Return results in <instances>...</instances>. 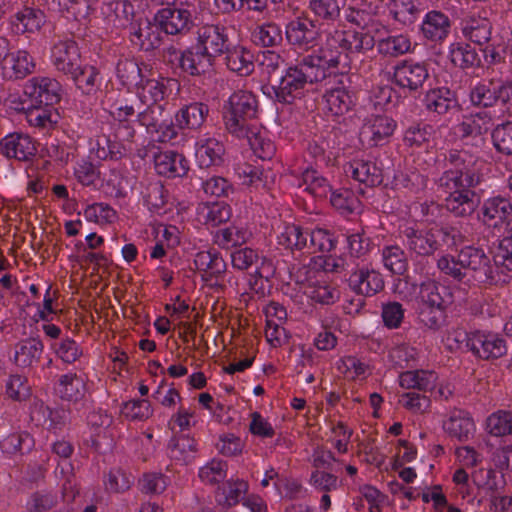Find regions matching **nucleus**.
I'll return each instance as SVG.
<instances>
[{"mask_svg":"<svg viewBox=\"0 0 512 512\" xmlns=\"http://www.w3.org/2000/svg\"><path fill=\"white\" fill-rule=\"evenodd\" d=\"M445 170L435 181L444 195V208L455 217H468L479 206L480 199L473 190L488 171V163L478 151L451 149L445 155Z\"/></svg>","mask_w":512,"mask_h":512,"instance_id":"1","label":"nucleus"},{"mask_svg":"<svg viewBox=\"0 0 512 512\" xmlns=\"http://www.w3.org/2000/svg\"><path fill=\"white\" fill-rule=\"evenodd\" d=\"M511 213V201L500 196L487 199L482 206L484 224L493 227L503 237L493 258L501 269H509L512 264Z\"/></svg>","mask_w":512,"mask_h":512,"instance_id":"2","label":"nucleus"},{"mask_svg":"<svg viewBox=\"0 0 512 512\" xmlns=\"http://www.w3.org/2000/svg\"><path fill=\"white\" fill-rule=\"evenodd\" d=\"M317 72L302 57L285 68L277 85L264 86L263 93L279 103L292 104L304 95L307 85L319 82Z\"/></svg>","mask_w":512,"mask_h":512,"instance_id":"3","label":"nucleus"},{"mask_svg":"<svg viewBox=\"0 0 512 512\" xmlns=\"http://www.w3.org/2000/svg\"><path fill=\"white\" fill-rule=\"evenodd\" d=\"M458 257L460 265L465 268V271H472L475 279L479 282L497 284L511 281L512 264L509 269H501L502 267L494 262L493 267L490 257L479 243L464 245L458 251Z\"/></svg>","mask_w":512,"mask_h":512,"instance_id":"4","label":"nucleus"},{"mask_svg":"<svg viewBox=\"0 0 512 512\" xmlns=\"http://www.w3.org/2000/svg\"><path fill=\"white\" fill-rule=\"evenodd\" d=\"M258 103L254 94L238 90L230 95L223 106V121L228 133L241 139L251 129L250 120L256 117Z\"/></svg>","mask_w":512,"mask_h":512,"instance_id":"5","label":"nucleus"},{"mask_svg":"<svg viewBox=\"0 0 512 512\" xmlns=\"http://www.w3.org/2000/svg\"><path fill=\"white\" fill-rule=\"evenodd\" d=\"M303 58L314 73L318 70L319 81L336 70L343 73L348 64V56L335 29L326 33L325 42L317 51Z\"/></svg>","mask_w":512,"mask_h":512,"instance_id":"6","label":"nucleus"},{"mask_svg":"<svg viewBox=\"0 0 512 512\" xmlns=\"http://www.w3.org/2000/svg\"><path fill=\"white\" fill-rule=\"evenodd\" d=\"M163 58L178 75L200 76L209 72L215 63L197 43L183 51L170 46L165 49Z\"/></svg>","mask_w":512,"mask_h":512,"instance_id":"7","label":"nucleus"},{"mask_svg":"<svg viewBox=\"0 0 512 512\" xmlns=\"http://www.w3.org/2000/svg\"><path fill=\"white\" fill-rule=\"evenodd\" d=\"M446 236L442 227L425 228L414 224L400 230V237L405 247L419 256L433 255L444 246Z\"/></svg>","mask_w":512,"mask_h":512,"instance_id":"8","label":"nucleus"},{"mask_svg":"<svg viewBox=\"0 0 512 512\" xmlns=\"http://www.w3.org/2000/svg\"><path fill=\"white\" fill-rule=\"evenodd\" d=\"M51 451L60 459L54 470V475L61 486L62 499L69 505L79 494L74 466L70 461V457L74 453V446L68 440L59 439L52 443Z\"/></svg>","mask_w":512,"mask_h":512,"instance_id":"9","label":"nucleus"},{"mask_svg":"<svg viewBox=\"0 0 512 512\" xmlns=\"http://www.w3.org/2000/svg\"><path fill=\"white\" fill-rule=\"evenodd\" d=\"M429 76L427 63L407 59L397 62L387 72L388 81L405 96L418 92Z\"/></svg>","mask_w":512,"mask_h":512,"instance_id":"10","label":"nucleus"},{"mask_svg":"<svg viewBox=\"0 0 512 512\" xmlns=\"http://www.w3.org/2000/svg\"><path fill=\"white\" fill-rule=\"evenodd\" d=\"M233 33L234 27L224 22L205 23L197 28L196 43L216 60L230 47Z\"/></svg>","mask_w":512,"mask_h":512,"instance_id":"11","label":"nucleus"},{"mask_svg":"<svg viewBox=\"0 0 512 512\" xmlns=\"http://www.w3.org/2000/svg\"><path fill=\"white\" fill-rule=\"evenodd\" d=\"M141 104L136 93L132 95L128 91L126 94H119L118 97L109 104L108 110L110 115L119 122L115 134L118 140L126 142L133 140L135 129L133 123L129 122V119L133 116L136 117Z\"/></svg>","mask_w":512,"mask_h":512,"instance_id":"12","label":"nucleus"},{"mask_svg":"<svg viewBox=\"0 0 512 512\" xmlns=\"http://www.w3.org/2000/svg\"><path fill=\"white\" fill-rule=\"evenodd\" d=\"M344 172L366 187H376L383 182L382 162L370 154L357 153L344 165Z\"/></svg>","mask_w":512,"mask_h":512,"instance_id":"13","label":"nucleus"},{"mask_svg":"<svg viewBox=\"0 0 512 512\" xmlns=\"http://www.w3.org/2000/svg\"><path fill=\"white\" fill-rule=\"evenodd\" d=\"M180 84L178 80L169 77L155 75L150 67V71L145 74L143 81L139 83L136 95L142 104H157L169 98L174 92H178Z\"/></svg>","mask_w":512,"mask_h":512,"instance_id":"14","label":"nucleus"},{"mask_svg":"<svg viewBox=\"0 0 512 512\" xmlns=\"http://www.w3.org/2000/svg\"><path fill=\"white\" fill-rule=\"evenodd\" d=\"M452 29L450 17L441 10L427 11L418 26V35L430 46L442 45L449 37Z\"/></svg>","mask_w":512,"mask_h":512,"instance_id":"15","label":"nucleus"},{"mask_svg":"<svg viewBox=\"0 0 512 512\" xmlns=\"http://www.w3.org/2000/svg\"><path fill=\"white\" fill-rule=\"evenodd\" d=\"M466 346L476 357L484 360L499 358L507 352L505 340L498 334L475 330L464 334Z\"/></svg>","mask_w":512,"mask_h":512,"instance_id":"16","label":"nucleus"},{"mask_svg":"<svg viewBox=\"0 0 512 512\" xmlns=\"http://www.w3.org/2000/svg\"><path fill=\"white\" fill-rule=\"evenodd\" d=\"M51 62L58 72L68 76L82 64L78 43L72 36L58 37L51 47Z\"/></svg>","mask_w":512,"mask_h":512,"instance_id":"17","label":"nucleus"},{"mask_svg":"<svg viewBox=\"0 0 512 512\" xmlns=\"http://www.w3.org/2000/svg\"><path fill=\"white\" fill-rule=\"evenodd\" d=\"M306 284L303 287V293L312 305L331 306L335 304L341 296V292L336 283L329 280L324 273L311 275L305 278Z\"/></svg>","mask_w":512,"mask_h":512,"instance_id":"18","label":"nucleus"},{"mask_svg":"<svg viewBox=\"0 0 512 512\" xmlns=\"http://www.w3.org/2000/svg\"><path fill=\"white\" fill-rule=\"evenodd\" d=\"M30 421L36 427L57 434L68 423L69 411L63 407L51 408L42 400L34 399L30 404Z\"/></svg>","mask_w":512,"mask_h":512,"instance_id":"19","label":"nucleus"},{"mask_svg":"<svg viewBox=\"0 0 512 512\" xmlns=\"http://www.w3.org/2000/svg\"><path fill=\"white\" fill-rule=\"evenodd\" d=\"M154 20L165 35L183 36L194 26L192 12L188 8L165 7L157 11Z\"/></svg>","mask_w":512,"mask_h":512,"instance_id":"20","label":"nucleus"},{"mask_svg":"<svg viewBox=\"0 0 512 512\" xmlns=\"http://www.w3.org/2000/svg\"><path fill=\"white\" fill-rule=\"evenodd\" d=\"M36 152L35 141L26 133L12 132L0 139V154L7 161L29 162Z\"/></svg>","mask_w":512,"mask_h":512,"instance_id":"21","label":"nucleus"},{"mask_svg":"<svg viewBox=\"0 0 512 512\" xmlns=\"http://www.w3.org/2000/svg\"><path fill=\"white\" fill-rule=\"evenodd\" d=\"M459 29L465 40L480 47L491 40L492 23L481 11L463 13L459 17Z\"/></svg>","mask_w":512,"mask_h":512,"instance_id":"22","label":"nucleus"},{"mask_svg":"<svg viewBox=\"0 0 512 512\" xmlns=\"http://www.w3.org/2000/svg\"><path fill=\"white\" fill-rule=\"evenodd\" d=\"M492 122V115L488 111H480L464 117L461 123L455 127V133L466 144L471 141L476 149L485 143V134L489 131Z\"/></svg>","mask_w":512,"mask_h":512,"instance_id":"23","label":"nucleus"},{"mask_svg":"<svg viewBox=\"0 0 512 512\" xmlns=\"http://www.w3.org/2000/svg\"><path fill=\"white\" fill-rule=\"evenodd\" d=\"M317 23L309 18H296L291 20L285 29L289 44L297 49L310 50L314 48L320 39Z\"/></svg>","mask_w":512,"mask_h":512,"instance_id":"24","label":"nucleus"},{"mask_svg":"<svg viewBox=\"0 0 512 512\" xmlns=\"http://www.w3.org/2000/svg\"><path fill=\"white\" fill-rule=\"evenodd\" d=\"M1 76L8 81H18L32 75L36 70L34 56L26 49L8 51L0 67Z\"/></svg>","mask_w":512,"mask_h":512,"instance_id":"25","label":"nucleus"},{"mask_svg":"<svg viewBox=\"0 0 512 512\" xmlns=\"http://www.w3.org/2000/svg\"><path fill=\"white\" fill-rule=\"evenodd\" d=\"M512 95V82L506 81L501 84L477 83L470 91V101L474 106L490 107L497 101L506 105V111L509 112V100Z\"/></svg>","mask_w":512,"mask_h":512,"instance_id":"26","label":"nucleus"},{"mask_svg":"<svg viewBox=\"0 0 512 512\" xmlns=\"http://www.w3.org/2000/svg\"><path fill=\"white\" fill-rule=\"evenodd\" d=\"M25 93L33 104L54 107L61 100V85L54 78L35 76L26 82Z\"/></svg>","mask_w":512,"mask_h":512,"instance_id":"27","label":"nucleus"},{"mask_svg":"<svg viewBox=\"0 0 512 512\" xmlns=\"http://www.w3.org/2000/svg\"><path fill=\"white\" fill-rule=\"evenodd\" d=\"M194 265L202 280L212 285L220 284L227 269V264L221 253L214 248L197 252L194 257Z\"/></svg>","mask_w":512,"mask_h":512,"instance_id":"28","label":"nucleus"},{"mask_svg":"<svg viewBox=\"0 0 512 512\" xmlns=\"http://www.w3.org/2000/svg\"><path fill=\"white\" fill-rule=\"evenodd\" d=\"M100 16L108 26L128 30L138 19L134 5L129 0L104 1L100 6Z\"/></svg>","mask_w":512,"mask_h":512,"instance_id":"29","label":"nucleus"},{"mask_svg":"<svg viewBox=\"0 0 512 512\" xmlns=\"http://www.w3.org/2000/svg\"><path fill=\"white\" fill-rule=\"evenodd\" d=\"M348 287L362 297H372L384 288L380 272L367 266L357 267L348 278Z\"/></svg>","mask_w":512,"mask_h":512,"instance_id":"30","label":"nucleus"},{"mask_svg":"<svg viewBox=\"0 0 512 512\" xmlns=\"http://www.w3.org/2000/svg\"><path fill=\"white\" fill-rule=\"evenodd\" d=\"M163 31L153 19L139 17L129 29L130 40L140 50L151 51L158 48L163 40Z\"/></svg>","mask_w":512,"mask_h":512,"instance_id":"31","label":"nucleus"},{"mask_svg":"<svg viewBox=\"0 0 512 512\" xmlns=\"http://www.w3.org/2000/svg\"><path fill=\"white\" fill-rule=\"evenodd\" d=\"M61 16L79 23H88L97 11L98 0H43Z\"/></svg>","mask_w":512,"mask_h":512,"instance_id":"32","label":"nucleus"},{"mask_svg":"<svg viewBox=\"0 0 512 512\" xmlns=\"http://www.w3.org/2000/svg\"><path fill=\"white\" fill-rule=\"evenodd\" d=\"M346 0H308V12L319 26L338 29L342 25V10Z\"/></svg>","mask_w":512,"mask_h":512,"instance_id":"33","label":"nucleus"},{"mask_svg":"<svg viewBox=\"0 0 512 512\" xmlns=\"http://www.w3.org/2000/svg\"><path fill=\"white\" fill-rule=\"evenodd\" d=\"M154 168L157 174L166 178H182L190 169L189 160L174 150L159 151L153 155Z\"/></svg>","mask_w":512,"mask_h":512,"instance_id":"34","label":"nucleus"},{"mask_svg":"<svg viewBox=\"0 0 512 512\" xmlns=\"http://www.w3.org/2000/svg\"><path fill=\"white\" fill-rule=\"evenodd\" d=\"M224 155L225 146L215 137L203 135L195 142V160L201 169L221 166Z\"/></svg>","mask_w":512,"mask_h":512,"instance_id":"35","label":"nucleus"},{"mask_svg":"<svg viewBox=\"0 0 512 512\" xmlns=\"http://www.w3.org/2000/svg\"><path fill=\"white\" fill-rule=\"evenodd\" d=\"M397 122L387 115H375L364 124L361 136L366 139L371 146H383L390 141Z\"/></svg>","mask_w":512,"mask_h":512,"instance_id":"36","label":"nucleus"},{"mask_svg":"<svg viewBox=\"0 0 512 512\" xmlns=\"http://www.w3.org/2000/svg\"><path fill=\"white\" fill-rule=\"evenodd\" d=\"M416 47L417 43L413 42L412 36L407 32L387 33L377 40L378 54L387 59L414 53Z\"/></svg>","mask_w":512,"mask_h":512,"instance_id":"37","label":"nucleus"},{"mask_svg":"<svg viewBox=\"0 0 512 512\" xmlns=\"http://www.w3.org/2000/svg\"><path fill=\"white\" fill-rule=\"evenodd\" d=\"M339 35L342 48L346 54L365 55L377 48V40L371 30L367 28L339 30L335 29Z\"/></svg>","mask_w":512,"mask_h":512,"instance_id":"38","label":"nucleus"},{"mask_svg":"<svg viewBox=\"0 0 512 512\" xmlns=\"http://www.w3.org/2000/svg\"><path fill=\"white\" fill-rule=\"evenodd\" d=\"M309 228L294 223H285L278 227L277 245L294 254H307Z\"/></svg>","mask_w":512,"mask_h":512,"instance_id":"39","label":"nucleus"},{"mask_svg":"<svg viewBox=\"0 0 512 512\" xmlns=\"http://www.w3.org/2000/svg\"><path fill=\"white\" fill-rule=\"evenodd\" d=\"M46 22L44 12L35 7L24 6L9 18V27L13 34H33Z\"/></svg>","mask_w":512,"mask_h":512,"instance_id":"40","label":"nucleus"},{"mask_svg":"<svg viewBox=\"0 0 512 512\" xmlns=\"http://www.w3.org/2000/svg\"><path fill=\"white\" fill-rule=\"evenodd\" d=\"M54 390L61 400L78 403L87 393V377L84 374L69 371L59 376Z\"/></svg>","mask_w":512,"mask_h":512,"instance_id":"41","label":"nucleus"},{"mask_svg":"<svg viewBox=\"0 0 512 512\" xmlns=\"http://www.w3.org/2000/svg\"><path fill=\"white\" fill-rule=\"evenodd\" d=\"M322 102L327 114L340 117L353 109L356 104V97L348 87L338 85L326 90Z\"/></svg>","mask_w":512,"mask_h":512,"instance_id":"42","label":"nucleus"},{"mask_svg":"<svg viewBox=\"0 0 512 512\" xmlns=\"http://www.w3.org/2000/svg\"><path fill=\"white\" fill-rule=\"evenodd\" d=\"M223 57L227 69L238 76H249L255 69L253 52L242 44L233 41Z\"/></svg>","mask_w":512,"mask_h":512,"instance_id":"43","label":"nucleus"},{"mask_svg":"<svg viewBox=\"0 0 512 512\" xmlns=\"http://www.w3.org/2000/svg\"><path fill=\"white\" fill-rule=\"evenodd\" d=\"M44 352L43 341L39 337H27L14 346L13 360L22 369H33L41 360Z\"/></svg>","mask_w":512,"mask_h":512,"instance_id":"44","label":"nucleus"},{"mask_svg":"<svg viewBox=\"0 0 512 512\" xmlns=\"http://www.w3.org/2000/svg\"><path fill=\"white\" fill-rule=\"evenodd\" d=\"M198 443L189 435H174L168 442L167 455L171 461L184 466L191 464L198 456Z\"/></svg>","mask_w":512,"mask_h":512,"instance_id":"45","label":"nucleus"},{"mask_svg":"<svg viewBox=\"0 0 512 512\" xmlns=\"http://www.w3.org/2000/svg\"><path fill=\"white\" fill-rule=\"evenodd\" d=\"M149 71V65L138 62L136 59L120 58L116 64V78L128 92L136 89Z\"/></svg>","mask_w":512,"mask_h":512,"instance_id":"46","label":"nucleus"},{"mask_svg":"<svg viewBox=\"0 0 512 512\" xmlns=\"http://www.w3.org/2000/svg\"><path fill=\"white\" fill-rule=\"evenodd\" d=\"M422 103L429 113L444 115L458 106L455 93L447 87L430 89L424 95Z\"/></svg>","mask_w":512,"mask_h":512,"instance_id":"47","label":"nucleus"},{"mask_svg":"<svg viewBox=\"0 0 512 512\" xmlns=\"http://www.w3.org/2000/svg\"><path fill=\"white\" fill-rule=\"evenodd\" d=\"M438 375L433 370H406L399 374V386L405 390H418L422 393L432 391L437 384Z\"/></svg>","mask_w":512,"mask_h":512,"instance_id":"48","label":"nucleus"},{"mask_svg":"<svg viewBox=\"0 0 512 512\" xmlns=\"http://www.w3.org/2000/svg\"><path fill=\"white\" fill-rule=\"evenodd\" d=\"M209 107L203 102H190L183 105L175 114V122L179 129L198 130L205 123Z\"/></svg>","mask_w":512,"mask_h":512,"instance_id":"49","label":"nucleus"},{"mask_svg":"<svg viewBox=\"0 0 512 512\" xmlns=\"http://www.w3.org/2000/svg\"><path fill=\"white\" fill-rule=\"evenodd\" d=\"M419 298L421 304L446 310L453 301V294L447 286L427 280L420 285Z\"/></svg>","mask_w":512,"mask_h":512,"instance_id":"50","label":"nucleus"},{"mask_svg":"<svg viewBox=\"0 0 512 512\" xmlns=\"http://www.w3.org/2000/svg\"><path fill=\"white\" fill-rule=\"evenodd\" d=\"M68 77L76 88L87 96L95 95L101 89L103 82L100 70L89 64H80L79 68L70 73Z\"/></svg>","mask_w":512,"mask_h":512,"instance_id":"51","label":"nucleus"},{"mask_svg":"<svg viewBox=\"0 0 512 512\" xmlns=\"http://www.w3.org/2000/svg\"><path fill=\"white\" fill-rule=\"evenodd\" d=\"M122 141L112 140L105 134L98 135L89 142V155L92 160H118L125 154V147Z\"/></svg>","mask_w":512,"mask_h":512,"instance_id":"52","label":"nucleus"},{"mask_svg":"<svg viewBox=\"0 0 512 512\" xmlns=\"http://www.w3.org/2000/svg\"><path fill=\"white\" fill-rule=\"evenodd\" d=\"M443 429L449 436L466 441L473 434L475 424L472 417L464 410H453L443 423Z\"/></svg>","mask_w":512,"mask_h":512,"instance_id":"53","label":"nucleus"},{"mask_svg":"<svg viewBox=\"0 0 512 512\" xmlns=\"http://www.w3.org/2000/svg\"><path fill=\"white\" fill-rule=\"evenodd\" d=\"M380 253L383 267L391 274L402 276L408 271L407 254L398 244H385Z\"/></svg>","mask_w":512,"mask_h":512,"instance_id":"54","label":"nucleus"},{"mask_svg":"<svg viewBox=\"0 0 512 512\" xmlns=\"http://www.w3.org/2000/svg\"><path fill=\"white\" fill-rule=\"evenodd\" d=\"M386 6L388 16L403 26L414 24L420 14L417 0H389Z\"/></svg>","mask_w":512,"mask_h":512,"instance_id":"55","label":"nucleus"},{"mask_svg":"<svg viewBox=\"0 0 512 512\" xmlns=\"http://www.w3.org/2000/svg\"><path fill=\"white\" fill-rule=\"evenodd\" d=\"M341 233L326 228H309L307 254L330 253L336 248Z\"/></svg>","mask_w":512,"mask_h":512,"instance_id":"56","label":"nucleus"},{"mask_svg":"<svg viewBox=\"0 0 512 512\" xmlns=\"http://www.w3.org/2000/svg\"><path fill=\"white\" fill-rule=\"evenodd\" d=\"M59 114L55 107L33 104L25 115L29 126L41 132L49 131L57 124Z\"/></svg>","mask_w":512,"mask_h":512,"instance_id":"57","label":"nucleus"},{"mask_svg":"<svg viewBox=\"0 0 512 512\" xmlns=\"http://www.w3.org/2000/svg\"><path fill=\"white\" fill-rule=\"evenodd\" d=\"M336 368L347 380H365L371 374V368L364 358L346 355L336 362Z\"/></svg>","mask_w":512,"mask_h":512,"instance_id":"58","label":"nucleus"},{"mask_svg":"<svg viewBox=\"0 0 512 512\" xmlns=\"http://www.w3.org/2000/svg\"><path fill=\"white\" fill-rule=\"evenodd\" d=\"M50 351L56 359L66 365L76 363L83 355V348L75 339L70 336H64L54 343H48Z\"/></svg>","mask_w":512,"mask_h":512,"instance_id":"59","label":"nucleus"},{"mask_svg":"<svg viewBox=\"0 0 512 512\" xmlns=\"http://www.w3.org/2000/svg\"><path fill=\"white\" fill-rule=\"evenodd\" d=\"M251 233L242 226L230 225L218 229L213 235V241L222 249L239 248L245 244Z\"/></svg>","mask_w":512,"mask_h":512,"instance_id":"60","label":"nucleus"},{"mask_svg":"<svg viewBox=\"0 0 512 512\" xmlns=\"http://www.w3.org/2000/svg\"><path fill=\"white\" fill-rule=\"evenodd\" d=\"M449 58L454 66L461 69L479 67L481 59L476 50L468 43L453 42L449 46Z\"/></svg>","mask_w":512,"mask_h":512,"instance_id":"61","label":"nucleus"},{"mask_svg":"<svg viewBox=\"0 0 512 512\" xmlns=\"http://www.w3.org/2000/svg\"><path fill=\"white\" fill-rule=\"evenodd\" d=\"M442 230L447 234L444 243L447 246L463 247L467 244H477L480 240L477 228L469 223L461 224L459 227L445 226L442 227Z\"/></svg>","mask_w":512,"mask_h":512,"instance_id":"62","label":"nucleus"},{"mask_svg":"<svg viewBox=\"0 0 512 512\" xmlns=\"http://www.w3.org/2000/svg\"><path fill=\"white\" fill-rule=\"evenodd\" d=\"M34 445V438L26 431L13 432L0 440V449L7 455H23L30 452Z\"/></svg>","mask_w":512,"mask_h":512,"instance_id":"63","label":"nucleus"},{"mask_svg":"<svg viewBox=\"0 0 512 512\" xmlns=\"http://www.w3.org/2000/svg\"><path fill=\"white\" fill-rule=\"evenodd\" d=\"M397 87L390 84H379L370 92V100L373 103L375 109L384 110L397 106L403 96L401 91Z\"/></svg>","mask_w":512,"mask_h":512,"instance_id":"64","label":"nucleus"}]
</instances>
